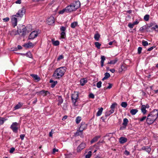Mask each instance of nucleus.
Returning <instances> with one entry per match:
<instances>
[{
	"label": "nucleus",
	"instance_id": "obj_1",
	"mask_svg": "<svg viewBox=\"0 0 158 158\" xmlns=\"http://www.w3.org/2000/svg\"><path fill=\"white\" fill-rule=\"evenodd\" d=\"M158 116V110H155L149 114L146 119L147 123L151 124L153 123L157 118Z\"/></svg>",
	"mask_w": 158,
	"mask_h": 158
},
{
	"label": "nucleus",
	"instance_id": "obj_59",
	"mask_svg": "<svg viewBox=\"0 0 158 158\" xmlns=\"http://www.w3.org/2000/svg\"><path fill=\"white\" fill-rule=\"evenodd\" d=\"M15 150V148H12L10 151V153H12Z\"/></svg>",
	"mask_w": 158,
	"mask_h": 158
},
{
	"label": "nucleus",
	"instance_id": "obj_16",
	"mask_svg": "<svg viewBox=\"0 0 158 158\" xmlns=\"http://www.w3.org/2000/svg\"><path fill=\"white\" fill-rule=\"evenodd\" d=\"M127 141V139L125 137H121L119 139V142L122 144H123L126 143Z\"/></svg>",
	"mask_w": 158,
	"mask_h": 158
},
{
	"label": "nucleus",
	"instance_id": "obj_26",
	"mask_svg": "<svg viewBox=\"0 0 158 158\" xmlns=\"http://www.w3.org/2000/svg\"><path fill=\"white\" fill-rule=\"evenodd\" d=\"M58 106H59L60 105L61 103H62L63 102V99H62L61 97L60 96H58Z\"/></svg>",
	"mask_w": 158,
	"mask_h": 158
},
{
	"label": "nucleus",
	"instance_id": "obj_3",
	"mask_svg": "<svg viewBox=\"0 0 158 158\" xmlns=\"http://www.w3.org/2000/svg\"><path fill=\"white\" fill-rule=\"evenodd\" d=\"M19 124L16 122L13 123L10 126V128L15 133H17L19 128Z\"/></svg>",
	"mask_w": 158,
	"mask_h": 158
},
{
	"label": "nucleus",
	"instance_id": "obj_6",
	"mask_svg": "<svg viewBox=\"0 0 158 158\" xmlns=\"http://www.w3.org/2000/svg\"><path fill=\"white\" fill-rule=\"evenodd\" d=\"M87 125L84 122H82L81 124V126L79 128V131H77V134L80 133L81 134H82V132L83 130L86 129L87 128Z\"/></svg>",
	"mask_w": 158,
	"mask_h": 158
},
{
	"label": "nucleus",
	"instance_id": "obj_9",
	"mask_svg": "<svg viewBox=\"0 0 158 158\" xmlns=\"http://www.w3.org/2000/svg\"><path fill=\"white\" fill-rule=\"evenodd\" d=\"M38 35V32L36 31H33L30 35L29 38L30 39H33L36 37Z\"/></svg>",
	"mask_w": 158,
	"mask_h": 158
},
{
	"label": "nucleus",
	"instance_id": "obj_5",
	"mask_svg": "<svg viewBox=\"0 0 158 158\" xmlns=\"http://www.w3.org/2000/svg\"><path fill=\"white\" fill-rule=\"evenodd\" d=\"M23 27H24L23 26H19L17 31L16 30H13L11 32L10 35L12 36H15L19 34V32H21V30H23Z\"/></svg>",
	"mask_w": 158,
	"mask_h": 158
},
{
	"label": "nucleus",
	"instance_id": "obj_34",
	"mask_svg": "<svg viewBox=\"0 0 158 158\" xmlns=\"http://www.w3.org/2000/svg\"><path fill=\"white\" fill-rule=\"evenodd\" d=\"M77 25V23L76 22H74L71 24V27L73 28H75V27Z\"/></svg>",
	"mask_w": 158,
	"mask_h": 158
},
{
	"label": "nucleus",
	"instance_id": "obj_27",
	"mask_svg": "<svg viewBox=\"0 0 158 158\" xmlns=\"http://www.w3.org/2000/svg\"><path fill=\"white\" fill-rule=\"evenodd\" d=\"M105 77L102 79V80L104 81L108 79L110 77V74L108 73H106L104 74Z\"/></svg>",
	"mask_w": 158,
	"mask_h": 158
},
{
	"label": "nucleus",
	"instance_id": "obj_31",
	"mask_svg": "<svg viewBox=\"0 0 158 158\" xmlns=\"http://www.w3.org/2000/svg\"><path fill=\"white\" fill-rule=\"evenodd\" d=\"M138 112V110L136 109H132L131 110L130 112L132 115H134Z\"/></svg>",
	"mask_w": 158,
	"mask_h": 158
},
{
	"label": "nucleus",
	"instance_id": "obj_58",
	"mask_svg": "<svg viewBox=\"0 0 158 158\" xmlns=\"http://www.w3.org/2000/svg\"><path fill=\"white\" fill-rule=\"evenodd\" d=\"M58 151V149H56V148H53L52 151V153L54 154L56 152H57Z\"/></svg>",
	"mask_w": 158,
	"mask_h": 158
},
{
	"label": "nucleus",
	"instance_id": "obj_57",
	"mask_svg": "<svg viewBox=\"0 0 158 158\" xmlns=\"http://www.w3.org/2000/svg\"><path fill=\"white\" fill-rule=\"evenodd\" d=\"M89 97L92 98H94V96L93 94L91 93L89 94Z\"/></svg>",
	"mask_w": 158,
	"mask_h": 158
},
{
	"label": "nucleus",
	"instance_id": "obj_35",
	"mask_svg": "<svg viewBox=\"0 0 158 158\" xmlns=\"http://www.w3.org/2000/svg\"><path fill=\"white\" fill-rule=\"evenodd\" d=\"M21 55H26L27 56L30 58H31L32 57V55L30 52H28L26 54H23L21 53Z\"/></svg>",
	"mask_w": 158,
	"mask_h": 158
},
{
	"label": "nucleus",
	"instance_id": "obj_20",
	"mask_svg": "<svg viewBox=\"0 0 158 158\" xmlns=\"http://www.w3.org/2000/svg\"><path fill=\"white\" fill-rule=\"evenodd\" d=\"M118 61V59L117 58H116L114 60H110V61H108V62L107 63V64H114L116 63Z\"/></svg>",
	"mask_w": 158,
	"mask_h": 158
},
{
	"label": "nucleus",
	"instance_id": "obj_21",
	"mask_svg": "<svg viewBox=\"0 0 158 158\" xmlns=\"http://www.w3.org/2000/svg\"><path fill=\"white\" fill-rule=\"evenodd\" d=\"M23 46L24 47L28 48L30 47H33V44L31 42H29L27 44H24Z\"/></svg>",
	"mask_w": 158,
	"mask_h": 158
},
{
	"label": "nucleus",
	"instance_id": "obj_44",
	"mask_svg": "<svg viewBox=\"0 0 158 158\" xmlns=\"http://www.w3.org/2000/svg\"><path fill=\"white\" fill-rule=\"evenodd\" d=\"M142 44L143 46H145L148 45V43L146 41L143 40L142 41Z\"/></svg>",
	"mask_w": 158,
	"mask_h": 158
},
{
	"label": "nucleus",
	"instance_id": "obj_24",
	"mask_svg": "<svg viewBox=\"0 0 158 158\" xmlns=\"http://www.w3.org/2000/svg\"><path fill=\"white\" fill-rule=\"evenodd\" d=\"M50 83H52L51 87L52 88L54 87L56 85L57 83V81H53V80H50Z\"/></svg>",
	"mask_w": 158,
	"mask_h": 158
},
{
	"label": "nucleus",
	"instance_id": "obj_25",
	"mask_svg": "<svg viewBox=\"0 0 158 158\" xmlns=\"http://www.w3.org/2000/svg\"><path fill=\"white\" fill-rule=\"evenodd\" d=\"M145 105H143L141 107V110L142 113L144 114L147 112V110H146V108H145Z\"/></svg>",
	"mask_w": 158,
	"mask_h": 158
},
{
	"label": "nucleus",
	"instance_id": "obj_40",
	"mask_svg": "<svg viewBox=\"0 0 158 158\" xmlns=\"http://www.w3.org/2000/svg\"><path fill=\"white\" fill-rule=\"evenodd\" d=\"M149 15H146L144 16L143 19L145 21H148L149 20Z\"/></svg>",
	"mask_w": 158,
	"mask_h": 158
},
{
	"label": "nucleus",
	"instance_id": "obj_56",
	"mask_svg": "<svg viewBox=\"0 0 158 158\" xmlns=\"http://www.w3.org/2000/svg\"><path fill=\"white\" fill-rule=\"evenodd\" d=\"M111 114H110V112H109V110L107 111L105 114V115L106 116H108L110 115Z\"/></svg>",
	"mask_w": 158,
	"mask_h": 158
},
{
	"label": "nucleus",
	"instance_id": "obj_32",
	"mask_svg": "<svg viewBox=\"0 0 158 158\" xmlns=\"http://www.w3.org/2000/svg\"><path fill=\"white\" fill-rule=\"evenodd\" d=\"M52 44L54 45L57 46L59 44V42L58 40L54 41L53 40H52Z\"/></svg>",
	"mask_w": 158,
	"mask_h": 158
},
{
	"label": "nucleus",
	"instance_id": "obj_19",
	"mask_svg": "<svg viewBox=\"0 0 158 158\" xmlns=\"http://www.w3.org/2000/svg\"><path fill=\"white\" fill-rule=\"evenodd\" d=\"M150 27H151L152 29H153L155 31H156L158 32V25H153V24H151Z\"/></svg>",
	"mask_w": 158,
	"mask_h": 158
},
{
	"label": "nucleus",
	"instance_id": "obj_64",
	"mask_svg": "<svg viewBox=\"0 0 158 158\" xmlns=\"http://www.w3.org/2000/svg\"><path fill=\"white\" fill-rule=\"evenodd\" d=\"M125 154L126 155H128L130 154V152L127 150H126L124 152Z\"/></svg>",
	"mask_w": 158,
	"mask_h": 158
},
{
	"label": "nucleus",
	"instance_id": "obj_28",
	"mask_svg": "<svg viewBox=\"0 0 158 158\" xmlns=\"http://www.w3.org/2000/svg\"><path fill=\"white\" fill-rule=\"evenodd\" d=\"M128 121L127 118H125L123 120V125L125 126V128L127 126Z\"/></svg>",
	"mask_w": 158,
	"mask_h": 158
},
{
	"label": "nucleus",
	"instance_id": "obj_45",
	"mask_svg": "<svg viewBox=\"0 0 158 158\" xmlns=\"http://www.w3.org/2000/svg\"><path fill=\"white\" fill-rule=\"evenodd\" d=\"M121 105L122 107L126 108L127 106V103L125 102H123L121 103Z\"/></svg>",
	"mask_w": 158,
	"mask_h": 158
},
{
	"label": "nucleus",
	"instance_id": "obj_39",
	"mask_svg": "<svg viewBox=\"0 0 158 158\" xmlns=\"http://www.w3.org/2000/svg\"><path fill=\"white\" fill-rule=\"evenodd\" d=\"M92 155V152L91 151H89L87 154L85 156V158H90Z\"/></svg>",
	"mask_w": 158,
	"mask_h": 158
},
{
	"label": "nucleus",
	"instance_id": "obj_41",
	"mask_svg": "<svg viewBox=\"0 0 158 158\" xmlns=\"http://www.w3.org/2000/svg\"><path fill=\"white\" fill-rule=\"evenodd\" d=\"M81 120V117H77L76 118V123L77 124H78L80 123V121Z\"/></svg>",
	"mask_w": 158,
	"mask_h": 158
},
{
	"label": "nucleus",
	"instance_id": "obj_33",
	"mask_svg": "<svg viewBox=\"0 0 158 158\" xmlns=\"http://www.w3.org/2000/svg\"><path fill=\"white\" fill-rule=\"evenodd\" d=\"M100 136H96L91 141V143H93L94 142H96L97 141L98 139L100 138Z\"/></svg>",
	"mask_w": 158,
	"mask_h": 158
},
{
	"label": "nucleus",
	"instance_id": "obj_30",
	"mask_svg": "<svg viewBox=\"0 0 158 158\" xmlns=\"http://www.w3.org/2000/svg\"><path fill=\"white\" fill-rule=\"evenodd\" d=\"M103 108L102 107H101L100 109H99L98 110L96 114V116H99L101 115L102 114Z\"/></svg>",
	"mask_w": 158,
	"mask_h": 158
},
{
	"label": "nucleus",
	"instance_id": "obj_11",
	"mask_svg": "<svg viewBox=\"0 0 158 158\" xmlns=\"http://www.w3.org/2000/svg\"><path fill=\"white\" fill-rule=\"evenodd\" d=\"M67 13H71L73 11L76 10L73 6L71 4L67 6L66 7Z\"/></svg>",
	"mask_w": 158,
	"mask_h": 158
},
{
	"label": "nucleus",
	"instance_id": "obj_62",
	"mask_svg": "<svg viewBox=\"0 0 158 158\" xmlns=\"http://www.w3.org/2000/svg\"><path fill=\"white\" fill-rule=\"evenodd\" d=\"M109 85L106 88L107 89H110L112 87V84L109 83H108Z\"/></svg>",
	"mask_w": 158,
	"mask_h": 158
},
{
	"label": "nucleus",
	"instance_id": "obj_46",
	"mask_svg": "<svg viewBox=\"0 0 158 158\" xmlns=\"http://www.w3.org/2000/svg\"><path fill=\"white\" fill-rule=\"evenodd\" d=\"M102 82L101 81H99L97 83V87L98 88H100L101 87Z\"/></svg>",
	"mask_w": 158,
	"mask_h": 158
},
{
	"label": "nucleus",
	"instance_id": "obj_50",
	"mask_svg": "<svg viewBox=\"0 0 158 158\" xmlns=\"http://www.w3.org/2000/svg\"><path fill=\"white\" fill-rule=\"evenodd\" d=\"M142 50V48L141 47H139L138 48V53L139 54L141 53Z\"/></svg>",
	"mask_w": 158,
	"mask_h": 158
},
{
	"label": "nucleus",
	"instance_id": "obj_4",
	"mask_svg": "<svg viewBox=\"0 0 158 158\" xmlns=\"http://www.w3.org/2000/svg\"><path fill=\"white\" fill-rule=\"evenodd\" d=\"M25 9L23 7L20 9L15 15V17L22 18L25 13Z\"/></svg>",
	"mask_w": 158,
	"mask_h": 158
},
{
	"label": "nucleus",
	"instance_id": "obj_43",
	"mask_svg": "<svg viewBox=\"0 0 158 158\" xmlns=\"http://www.w3.org/2000/svg\"><path fill=\"white\" fill-rule=\"evenodd\" d=\"M95 46L98 49H99L101 46V44L98 42H95Z\"/></svg>",
	"mask_w": 158,
	"mask_h": 158
},
{
	"label": "nucleus",
	"instance_id": "obj_12",
	"mask_svg": "<svg viewBox=\"0 0 158 158\" xmlns=\"http://www.w3.org/2000/svg\"><path fill=\"white\" fill-rule=\"evenodd\" d=\"M54 19L53 16H51L48 18L47 20V23L49 25H52L54 23Z\"/></svg>",
	"mask_w": 158,
	"mask_h": 158
},
{
	"label": "nucleus",
	"instance_id": "obj_29",
	"mask_svg": "<svg viewBox=\"0 0 158 158\" xmlns=\"http://www.w3.org/2000/svg\"><path fill=\"white\" fill-rule=\"evenodd\" d=\"M40 94L42 95H43L44 96H46L48 94H49V93L48 91L43 90L40 91Z\"/></svg>",
	"mask_w": 158,
	"mask_h": 158
},
{
	"label": "nucleus",
	"instance_id": "obj_47",
	"mask_svg": "<svg viewBox=\"0 0 158 158\" xmlns=\"http://www.w3.org/2000/svg\"><path fill=\"white\" fill-rule=\"evenodd\" d=\"M117 104L116 103H113L110 106V108L112 109H114L116 106H117Z\"/></svg>",
	"mask_w": 158,
	"mask_h": 158
},
{
	"label": "nucleus",
	"instance_id": "obj_53",
	"mask_svg": "<svg viewBox=\"0 0 158 158\" xmlns=\"http://www.w3.org/2000/svg\"><path fill=\"white\" fill-rule=\"evenodd\" d=\"M134 26V24L133 23H130L128 24V26L129 27L131 28H133Z\"/></svg>",
	"mask_w": 158,
	"mask_h": 158
},
{
	"label": "nucleus",
	"instance_id": "obj_10",
	"mask_svg": "<svg viewBox=\"0 0 158 158\" xmlns=\"http://www.w3.org/2000/svg\"><path fill=\"white\" fill-rule=\"evenodd\" d=\"M75 10L80 6V2L79 1H75L71 3Z\"/></svg>",
	"mask_w": 158,
	"mask_h": 158
},
{
	"label": "nucleus",
	"instance_id": "obj_37",
	"mask_svg": "<svg viewBox=\"0 0 158 158\" xmlns=\"http://www.w3.org/2000/svg\"><path fill=\"white\" fill-rule=\"evenodd\" d=\"M66 9L65 7V8L63 9V10H60L59 12V13L60 14H64V12L67 13V10H66Z\"/></svg>",
	"mask_w": 158,
	"mask_h": 158
},
{
	"label": "nucleus",
	"instance_id": "obj_55",
	"mask_svg": "<svg viewBox=\"0 0 158 158\" xmlns=\"http://www.w3.org/2000/svg\"><path fill=\"white\" fill-rule=\"evenodd\" d=\"M3 20L5 22L8 21L9 20V18L8 17H6L3 19Z\"/></svg>",
	"mask_w": 158,
	"mask_h": 158
},
{
	"label": "nucleus",
	"instance_id": "obj_49",
	"mask_svg": "<svg viewBox=\"0 0 158 158\" xmlns=\"http://www.w3.org/2000/svg\"><path fill=\"white\" fill-rule=\"evenodd\" d=\"M66 30V28L65 27H63V26H61L60 27V30L61 31H64Z\"/></svg>",
	"mask_w": 158,
	"mask_h": 158
},
{
	"label": "nucleus",
	"instance_id": "obj_42",
	"mask_svg": "<svg viewBox=\"0 0 158 158\" xmlns=\"http://www.w3.org/2000/svg\"><path fill=\"white\" fill-rule=\"evenodd\" d=\"M60 35L62 39H64L66 37V34L64 31H61Z\"/></svg>",
	"mask_w": 158,
	"mask_h": 158
},
{
	"label": "nucleus",
	"instance_id": "obj_15",
	"mask_svg": "<svg viewBox=\"0 0 158 158\" xmlns=\"http://www.w3.org/2000/svg\"><path fill=\"white\" fill-rule=\"evenodd\" d=\"M11 22L14 27L17 25V19L15 17L12 18L11 19Z\"/></svg>",
	"mask_w": 158,
	"mask_h": 158
},
{
	"label": "nucleus",
	"instance_id": "obj_23",
	"mask_svg": "<svg viewBox=\"0 0 158 158\" xmlns=\"http://www.w3.org/2000/svg\"><path fill=\"white\" fill-rule=\"evenodd\" d=\"M87 82V80L85 78H82L80 80V82L81 85L83 86Z\"/></svg>",
	"mask_w": 158,
	"mask_h": 158
},
{
	"label": "nucleus",
	"instance_id": "obj_8",
	"mask_svg": "<svg viewBox=\"0 0 158 158\" xmlns=\"http://www.w3.org/2000/svg\"><path fill=\"white\" fill-rule=\"evenodd\" d=\"M19 26L24 27L23 29L21 30V32H19V34L23 36H25L27 33V29H26L25 26L23 25H19Z\"/></svg>",
	"mask_w": 158,
	"mask_h": 158
},
{
	"label": "nucleus",
	"instance_id": "obj_38",
	"mask_svg": "<svg viewBox=\"0 0 158 158\" xmlns=\"http://www.w3.org/2000/svg\"><path fill=\"white\" fill-rule=\"evenodd\" d=\"M100 37V35L98 34H96L94 35V38L95 40L98 41Z\"/></svg>",
	"mask_w": 158,
	"mask_h": 158
},
{
	"label": "nucleus",
	"instance_id": "obj_52",
	"mask_svg": "<svg viewBox=\"0 0 158 158\" xmlns=\"http://www.w3.org/2000/svg\"><path fill=\"white\" fill-rule=\"evenodd\" d=\"M146 116H143V117H142L141 118H140L139 119V121L141 122H143V121L144 120L146 119Z\"/></svg>",
	"mask_w": 158,
	"mask_h": 158
},
{
	"label": "nucleus",
	"instance_id": "obj_60",
	"mask_svg": "<svg viewBox=\"0 0 158 158\" xmlns=\"http://www.w3.org/2000/svg\"><path fill=\"white\" fill-rule=\"evenodd\" d=\"M25 135L24 134H21V135H20V138L22 140H23L24 139Z\"/></svg>",
	"mask_w": 158,
	"mask_h": 158
},
{
	"label": "nucleus",
	"instance_id": "obj_63",
	"mask_svg": "<svg viewBox=\"0 0 158 158\" xmlns=\"http://www.w3.org/2000/svg\"><path fill=\"white\" fill-rule=\"evenodd\" d=\"M155 48V47H153V46L152 47L148 49V51H151L152 50V49H153Z\"/></svg>",
	"mask_w": 158,
	"mask_h": 158
},
{
	"label": "nucleus",
	"instance_id": "obj_17",
	"mask_svg": "<svg viewBox=\"0 0 158 158\" xmlns=\"http://www.w3.org/2000/svg\"><path fill=\"white\" fill-rule=\"evenodd\" d=\"M127 70V68L125 65H122L121 67L118 69V71L119 73L123 71H125Z\"/></svg>",
	"mask_w": 158,
	"mask_h": 158
},
{
	"label": "nucleus",
	"instance_id": "obj_14",
	"mask_svg": "<svg viewBox=\"0 0 158 158\" xmlns=\"http://www.w3.org/2000/svg\"><path fill=\"white\" fill-rule=\"evenodd\" d=\"M139 151L145 150L146 152L149 153L151 151V148L148 146H143Z\"/></svg>",
	"mask_w": 158,
	"mask_h": 158
},
{
	"label": "nucleus",
	"instance_id": "obj_7",
	"mask_svg": "<svg viewBox=\"0 0 158 158\" xmlns=\"http://www.w3.org/2000/svg\"><path fill=\"white\" fill-rule=\"evenodd\" d=\"M78 97L77 92H74L72 94L71 98L73 102L75 104Z\"/></svg>",
	"mask_w": 158,
	"mask_h": 158
},
{
	"label": "nucleus",
	"instance_id": "obj_51",
	"mask_svg": "<svg viewBox=\"0 0 158 158\" xmlns=\"http://www.w3.org/2000/svg\"><path fill=\"white\" fill-rule=\"evenodd\" d=\"M64 58L63 56L62 55H60L57 58V60H59L63 59Z\"/></svg>",
	"mask_w": 158,
	"mask_h": 158
},
{
	"label": "nucleus",
	"instance_id": "obj_13",
	"mask_svg": "<svg viewBox=\"0 0 158 158\" xmlns=\"http://www.w3.org/2000/svg\"><path fill=\"white\" fill-rule=\"evenodd\" d=\"M86 145L85 143H82L80 145H79L77 148V152H79L81 151L82 150L85 148Z\"/></svg>",
	"mask_w": 158,
	"mask_h": 158
},
{
	"label": "nucleus",
	"instance_id": "obj_18",
	"mask_svg": "<svg viewBox=\"0 0 158 158\" xmlns=\"http://www.w3.org/2000/svg\"><path fill=\"white\" fill-rule=\"evenodd\" d=\"M31 76L38 81H39L40 80V77L37 75L31 74Z\"/></svg>",
	"mask_w": 158,
	"mask_h": 158
},
{
	"label": "nucleus",
	"instance_id": "obj_54",
	"mask_svg": "<svg viewBox=\"0 0 158 158\" xmlns=\"http://www.w3.org/2000/svg\"><path fill=\"white\" fill-rule=\"evenodd\" d=\"M22 47L20 45H18L17 46V48H15V49L14 50L17 51V49L20 50L22 49Z\"/></svg>",
	"mask_w": 158,
	"mask_h": 158
},
{
	"label": "nucleus",
	"instance_id": "obj_22",
	"mask_svg": "<svg viewBox=\"0 0 158 158\" xmlns=\"http://www.w3.org/2000/svg\"><path fill=\"white\" fill-rule=\"evenodd\" d=\"M101 66L102 67H103L104 66V61L106 60L105 57L104 56H101Z\"/></svg>",
	"mask_w": 158,
	"mask_h": 158
},
{
	"label": "nucleus",
	"instance_id": "obj_36",
	"mask_svg": "<svg viewBox=\"0 0 158 158\" xmlns=\"http://www.w3.org/2000/svg\"><path fill=\"white\" fill-rule=\"evenodd\" d=\"M22 104L20 103L19 102L18 104L15 106L14 107V108L15 110L18 109L20 108L22 106Z\"/></svg>",
	"mask_w": 158,
	"mask_h": 158
},
{
	"label": "nucleus",
	"instance_id": "obj_2",
	"mask_svg": "<svg viewBox=\"0 0 158 158\" xmlns=\"http://www.w3.org/2000/svg\"><path fill=\"white\" fill-rule=\"evenodd\" d=\"M66 70V68L65 66L58 68L54 71L52 77L56 79H59L64 75Z\"/></svg>",
	"mask_w": 158,
	"mask_h": 158
},
{
	"label": "nucleus",
	"instance_id": "obj_61",
	"mask_svg": "<svg viewBox=\"0 0 158 158\" xmlns=\"http://www.w3.org/2000/svg\"><path fill=\"white\" fill-rule=\"evenodd\" d=\"M53 134V130L52 129L51 131L49 133V136L50 137H52V136Z\"/></svg>",
	"mask_w": 158,
	"mask_h": 158
},
{
	"label": "nucleus",
	"instance_id": "obj_48",
	"mask_svg": "<svg viewBox=\"0 0 158 158\" xmlns=\"http://www.w3.org/2000/svg\"><path fill=\"white\" fill-rule=\"evenodd\" d=\"M4 118H0V125L2 124L5 120H4Z\"/></svg>",
	"mask_w": 158,
	"mask_h": 158
}]
</instances>
